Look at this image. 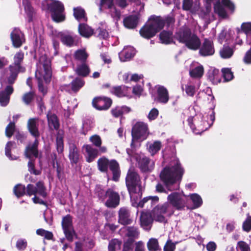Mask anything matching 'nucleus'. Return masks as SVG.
I'll return each instance as SVG.
<instances>
[{"mask_svg": "<svg viewBox=\"0 0 251 251\" xmlns=\"http://www.w3.org/2000/svg\"><path fill=\"white\" fill-rule=\"evenodd\" d=\"M138 17L136 15H129L123 20L124 26L128 29L135 28L138 24Z\"/></svg>", "mask_w": 251, "mask_h": 251, "instance_id": "31", "label": "nucleus"}, {"mask_svg": "<svg viewBox=\"0 0 251 251\" xmlns=\"http://www.w3.org/2000/svg\"><path fill=\"white\" fill-rule=\"evenodd\" d=\"M174 213L172 207L167 203L158 205L152 211V216L155 221L161 223L167 222L166 216L170 217Z\"/></svg>", "mask_w": 251, "mask_h": 251, "instance_id": "11", "label": "nucleus"}, {"mask_svg": "<svg viewBox=\"0 0 251 251\" xmlns=\"http://www.w3.org/2000/svg\"><path fill=\"white\" fill-rule=\"evenodd\" d=\"M15 129V123L10 122L7 126L5 129V134L7 137L10 138L13 134Z\"/></svg>", "mask_w": 251, "mask_h": 251, "instance_id": "53", "label": "nucleus"}, {"mask_svg": "<svg viewBox=\"0 0 251 251\" xmlns=\"http://www.w3.org/2000/svg\"><path fill=\"white\" fill-rule=\"evenodd\" d=\"M237 251H250L249 245L244 241H239L236 247Z\"/></svg>", "mask_w": 251, "mask_h": 251, "instance_id": "60", "label": "nucleus"}, {"mask_svg": "<svg viewBox=\"0 0 251 251\" xmlns=\"http://www.w3.org/2000/svg\"><path fill=\"white\" fill-rule=\"evenodd\" d=\"M73 15L75 19L80 22V21H87V17L85 10L80 6L74 7Z\"/></svg>", "mask_w": 251, "mask_h": 251, "instance_id": "39", "label": "nucleus"}, {"mask_svg": "<svg viewBox=\"0 0 251 251\" xmlns=\"http://www.w3.org/2000/svg\"><path fill=\"white\" fill-rule=\"evenodd\" d=\"M222 75L224 78V82L231 80L233 78V75L230 69L223 68L222 70Z\"/></svg>", "mask_w": 251, "mask_h": 251, "instance_id": "51", "label": "nucleus"}, {"mask_svg": "<svg viewBox=\"0 0 251 251\" xmlns=\"http://www.w3.org/2000/svg\"><path fill=\"white\" fill-rule=\"evenodd\" d=\"M131 90L130 87L125 85L114 87L111 90V93L118 97L128 96Z\"/></svg>", "mask_w": 251, "mask_h": 251, "instance_id": "30", "label": "nucleus"}, {"mask_svg": "<svg viewBox=\"0 0 251 251\" xmlns=\"http://www.w3.org/2000/svg\"><path fill=\"white\" fill-rule=\"evenodd\" d=\"M98 33L97 37L99 38L106 39L109 36L107 31L103 28L99 27L96 30V32H94V34Z\"/></svg>", "mask_w": 251, "mask_h": 251, "instance_id": "56", "label": "nucleus"}, {"mask_svg": "<svg viewBox=\"0 0 251 251\" xmlns=\"http://www.w3.org/2000/svg\"><path fill=\"white\" fill-rule=\"evenodd\" d=\"M134 55L133 51L130 50H126L119 53V58L121 61H128Z\"/></svg>", "mask_w": 251, "mask_h": 251, "instance_id": "45", "label": "nucleus"}, {"mask_svg": "<svg viewBox=\"0 0 251 251\" xmlns=\"http://www.w3.org/2000/svg\"><path fill=\"white\" fill-rule=\"evenodd\" d=\"M159 39L160 41V43L163 44H170L173 42V32L163 30L160 33Z\"/></svg>", "mask_w": 251, "mask_h": 251, "instance_id": "35", "label": "nucleus"}, {"mask_svg": "<svg viewBox=\"0 0 251 251\" xmlns=\"http://www.w3.org/2000/svg\"><path fill=\"white\" fill-rule=\"evenodd\" d=\"M48 10L50 11L52 20L56 23L64 22L66 19L65 7L60 1L52 0L47 4Z\"/></svg>", "mask_w": 251, "mask_h": 251, "instance_id": "7", "label": "nucleus"}, {"mask_svg": "<svg viewBox=\"0 0 251 251\" xmlns=\"http://www.w3.org/2000/svg\"><path fill=\"white\" fill-rule=\"evenodd\" d=\"M169 99L167 89L163 86H158L157 88V100L163 103H166Z\"/></svg>", "mask_w": 251, "mask_h": 251, "instance_id": "27", "label": "nucleus"}, {"mask_svg": "<svg viewBox=\"0 0 251 251\" xmlns=\"http://www.w3.org/2000/svg\"><path fill=\"white\" fill-rule=\"evenodd\" d=\"M34 97V93L33 92H29L25 93L23 96L22 100L24 103L27 105L29 104Z\"/></svg>", "mask_w": 251, "mask_h": 251, "instance_id": "57", "label": "nucleus"}, {"mask_svg": "<svg viewBox=\"0 0 251 251\" xmlns=\"http://www.w3.org/2000/svg\"><path fill=\"white\" fill-rule=\"evenodd\" d=\"M27 241L25 239H20L16 242V247L18 250L23 251L27 247Z\"/></svg>", "mask_w": 251, "mask_h": 251, "instance_id": "61", "label": "nucleus"}, {"mask_svg": "<svg viewBox=\"0 0 251 251\" xmlns=\"http://www.w3.org/2000/svg\"><path fill=\"white\" fill-rule=\"evenodd\" d=\"M51 75L50 64H37L35 77L38 80L39 91L44 95L47 92L44 83L48 84L50 82Z\"/></svg>", "mask_w": 251, "mask_h": 251, "instance_id": "3", "label": "nucleus"}, {"mask_svg": "<svg viewBox=\"0 0 251 251\" xmlns=\"http://www.w3.org/2000/svg\"><path fill=\"white\" fill-rule=\"evenodd\" d=\"M150 20V23L144 25L139 31L140 35L148 39L154 36L164 26V21L161 17L153 16Z\"/></svg>", "mask_w": 251, "mask_h": 251, "instance_id": "5", "label": "nucleus"}, {"mask_svg": "<svg viewBox=\"0 0 251 251\" xmlns=\"http://www.w3.org/2000/svg\"><path fill=\"white\" fill-rule=\"evenodd\" d=\"M206 76L207 79L213 84H217L222 80V75L218 69L210 68L207 72Z\"/></svg>", "mask_w": 251, "mask_h": 251, "instance_id": "24", "label": "nucleus"}, {"mask_svg": "<svg viewBox=\"0 0 251 251\" xmlns=\"http://www.w3.org/2000/svg\"><path fill=\"white\" fill-rule=\"evenodd\" d=\"M176 38L179 43L184 44L189 49L196 50L201 46V42L199 37L192 33L190 29L185 28L179 30L176 33Z\"/></svg>", "mask_w": 251, "mask_h": 251, "instance_id": "4", "label": "nucleus"}, {"mask_svg": "<svg viewBox=\"0 0 251 251\" xmlns=\"http://www.w3.org/2000/svg\"><path fill=\"white\" fill-rule=\"evenodd\" d=\"M130 210L126 207L121 208L118 212V222L123 225H129L132 223Z\"/></svg>", "mask_w": 251, "mask_h": 251, "instance_id": "18", "label": "nucleus"}, {"mask_svg": "<svg viewBox=\"0 0 251 251\" xmlns=\"http://www.w3.org/2000/svg\"><path fill=\"white\" fill-rule=\"evenodd\" d=\"M187 198L178 192H172L168 195L167 203L170 205L175 211V209L181 210L184 208L187 203Z\"/></svg>", "mask_w": 251, "mask_h": 251, "instance_id": "12", "label": "nucleus"}, {"mask_svg": "<svg viewBox=\"0 0 251 251\" xmlns=\"http://www.w3.org/2000/svg\"><path fill=\"white\" fill-rule=\"evenodd\" d=\"M183 173L184 169L181 167L179 160L174 159L161 172L160 177L167 189L173 191L179 189L177 181L181 179Z\"/></svg>", "mask_w": 251, "mask_h": 251, "instance_id": "1", "label": "nucleus"}, {"mask_svg": "<svg viewBox=\"0 0 251 251\" xmlns=\"http://www.w3.org/2000/svg\"><path fill=\"white\" fill-rule=\"evenodd\" d=\"M38 141L36 139L33 144H29L26 147L25 151V157L29 159L28 162V171L30 174H32L36 176L40 175L41 171L40 170L35 169L34 162L31 159V157H38Z\"/></svg>", "mask_w": 251, "mask_h": 251, "instance_id": "9", "label": "nucleus"}, {"mask_svg": "<svg viewBox=\"0 0 251 251\" xmlns=\"http://www.w3.org/2000/svg\"><path fill=\"white\" fill-rule=\"evenodd\" d=\"M38 121L39 119L35 118L29 119L27 122L28 129L31 134L35 137H37L39 136Z\"/></svg>", "mask_w": 251, "mask_h": 251, "instance_id": "29", "label": "nucleus"}, {"mask_svg": "<svg viewBox=\"0 0 251 251\" xmlns=\"http://www.w3.org/2000/svg\"><path fill=\"white\" fill-rule=\"evenodd\" d=\"M149 251H161V248L159 245L158 241L155 238H150L147 243Z\"/></svg>", "mask_w": 251, "mask_h": 251, "instance_id": "43", "label": "nucleus"}, {"mask_svg": "<svg viewBox=\"0 0 251 251\" xmlns=\"http://www.w3.org/2000/svg\"><path fill=\"white\" fill-rule=\"evenodd\" d=\"M48 125L51 129H58L59 127V123L57 116L51 111L48 112L47 114Z\"/></svg>", "mask_w": 251, "mask_h": 251, "instance_id": "33", "label": "nucleus"}, {"mask_svg": "<svg viewBox=\"0 0 251 251\" xmlns=\"http://www.w3.org/2000/svg\"><path fill=\"white\" fill-rule=\"evenodd\" d=\"M92 103L93 106L97 109L105 110L110 107L112 100L107 98H98L93 100Z\"/></svg>", "mask_w": 251, "mask_h": 251, "instance_id": "19", "label": "nucleus"}, {"mask_svg": "<svg viewBox=\"0 0 251 251\" xmlns=\"http://www.w3.org/2000/svg\"><path fill=\"white\" fill-rule=\"evenodd\" d=\"M131 201H134L132 203L133 206L143 207L145 203L149 201H150L151 204H152L153 203L157 202L159 201V198L157 196H149L144 198L142 200L138 202V197L134 196V199L132 200H131Z\"/></svg>", "mask_w": 251, "mask_h": 251, "instance_id": "25", "label": "nucleus"}, {"mask_svg": "<svg viewBox=\"0 0 251 251\" xmlns=\"http://www.w3.org/2000/svg\"><path fill=\"white\" fill-rule=\"evenodd\" d=\"M89 56L85 49H79L75 51L74 57L75 60L79 63H86Z\"/></svg>", "mask_w": 251, "mask_h": 251, "instance_id": "38", "label": "nucleus"}, {"mask_svg": "<svg viewBox=\"0 0 251 251\" xmlns=\"http://www.w3.org/2000/svg\"><path fill=\"white\" fill-rule=\"evenodd\" d=\"M131 135L130 146L133 147L134 142L138 140L143 141L147 138L149 135L148 125L142 122H137L132 128Z\"/></svg>", "mask_w": 251, "mask_h": 251, "instance_id": "10", "label": "nucleus"}, {"mask_svg": "<svg viewBox=\"0 0 251 251\" xmlns=\"http://www.w3.org/2000/svg\"><path fill=\"white\" fill-rule=\"evenodd\" d=\"M187 122L193 132L196 134L203 132L210 126L203 120V116L201 114L197 115L195 117H189Z\"/></svg>", "mask_w": 251, "mask_h": 251, "instance_id": "13", "label": "nucleus"}, {"mask_svg": "<svg viewBox=\"0 0 251 251\" xmlns=\"http://www.w3.org/2000/svg\"><path fill=\"white\" fill-rule=\"evenodd\" d=\"M90 141L92 143L93 145L97 147H100L102 143L100 136L98 135H94L90 137Z\"/></svg>", "mask_w": 251, "mask_h": 251, "instance_id": "58", "label": "nucleus"}, {"mask_svg": "<svg viewBox=\"0 0 251 251\" xmlns=\"http://www.w3.org/2000/svg\"><path fill=\"white\" fill-rule=\"evenodd\" d=\"M14 143L11 141L8 142L5 146V155L11 160H15L17 158L16 157H12L11 154L10 153L11 147L14 145Z\"/></svg>", "mask_w": 251, "mask_h": 251, "instance_id": "59", "label": "nucleus"}, {"mask_svg": "<svg viewBox=\"0 0 251 251\" xmlns=\"http://www.w3.org/2000/svg\"><path fill=\"white\" fill-rule=\"evenodd\" d=\"M21 64H12L9 66L10 75L8 78V82L13 84L16 80L19 72L25 71V68L20 66Z\"/></svg>", "mask_w": 251, "mask_h": 251, "instance_id": "23", "label": "nucleus"}, {"mask_svg": "<svg viewBox=\"0 0 251 251\" xmlns=\"http://www.w3.org/2000/svg\"><path fill=\"white\" fill-rule=\"evenodd\" d=\"M57 36L61 43L68 47L77 46L79 43L80 39L77 35L60 32L58 33Z\"/></svg>", "mask_w": 251, "mask_h": 251, "instance_id": "16", "label": "nucleus"}, {"mask_svg": "<svg viewBox=\"0 0 251 251\" xmlns=\"http://www.w3.org/2000/svg\"><path fill=\"white\" fill-rule=\"evenodd\" d=\"M15 195L18 198L21 197L24 195H27L28 196L39 194L43 198H46L47 193L46 192V188L44 186L43 182L38 181L36 186L33 185L29 184L25 188V185L22 184L16 185L13 189Z\"/></svg>", "mask_w": 251, "mask_h": 251, "instance_id": "2", "label": "nucleus"}, {"mask_svg": "<svg viewBox=\"0 0 251 251\" xmlns=\"http://www.w3.org/2000/svg\"><path fill=\"white\" fill-rule=\"evenodd\" d=\"M98 166L99 170L104 173L108 171L109 168L113 174V180H118L120 176V171L119 164L115 160H109L105 157H102L98 160Z\"/></svg>", "mask_w": 251, "mask_h": 251, "instance_id": "8", "label": "nucleus"}, {"mask_svg": "<svg viewBox=\"0 0 251 251\" xmlns=\"http://www.w3.org/2000/svg\"><path fill=\"white\" fill-rule=\"evenodd\" d=\"M24 34L19 29L15 28L10 34L12 44L15 48H18L22 46L23 41Z\"/></svg>", "mask_w": 251, "mask_h": 251, "instance_id": "22", "label": "nucleus"}, {"mask_svg": "<svg viewBox=\"0 0 251 251\" xmlns=\"http://www.w3.org/2000/svg\"><path fill=\"white\" fill-rule=\"evenodd\" d=\"M69 157L72 164H76L79 160V152L76 145L73 143H69Z\"/></svg>", "mask_w": 251, "mask_h": 251, "instance_id": "26", "label": "nucleus"}, {"mask_svg": "<svg viewBox=\"0 0 251 251\" xmlns=\"http://www.w3.org/2000/svg\"><path fill=\"white\" fill-rule=\"evenodd\" d=\"M84 84L85 81L83 79L77 77L71 82L72 89L74 92H77Z\"/></svg>", "mask_w": 251, "mask_h": 251, "instance_id": "46", "label": "nucleus"}, {"mask_svg": "<svg viewBox=\"0 0 251 251\" xmlns=\"http://www.w3.org/2000/svg\"><path fill=\"white\" fill-rule=\"evenodd\" d=\"M126 183L131 200L134 195L138 194L141 189V178L137 172L133 168H130L126 178Z\"/></svg>", "mask_w": 251, "mask_h": 251, "instance_id": "6", "label": "nucleus"}, {"mask_svg": "<svg viewBox=\"0 0 251 251\" xmlns=\"http://www.w3.org/2000/svg\"><path fill=\"white\" fill-rule=\"evenodd\" d=\"M141 226L146 230L150 229L152 222L151 215L147 212H143L140 216Z\"/></svg>", "mask_w": 251, "mask_h": 251, "instance_id": "34", "label": "nucleus"}, {"mask_svg": "<svg viewBox=\"0 0 251 251\" xmlns=\"http://www.w3.org/2000/svg\"><path fill=\"white\" fill-rule=\"evenodd\" d=\"M131 111L130 107L126 106H117L111 110L112 115L116 117H120L123 114H126Z\"/></svg>", "mask_w": 251, "mask_h": 251, "instance_id": "42", "label": "nucleus"}, {"mask_svg": "<svg viewBox=\"0 0 251 251\" xmlns=\"http://www.w3.org/2000/svg\"><path fill=\"white\" fill-rule=\"evenodd\" d=\"M146 146L148 151L153 156L160 151L162 147V144L160 141H155L153 142H148Z\"/></svg>", "mask_w": 251, "mask_h": 251, "instance_id": "37", "label": "nucleus"}, {"mask_svg": "<svg viewBox=\"0 0 251 251\" xmlns=\"http://www.w3.org/2000/svg\"><path fill=\"white\" fill-rule=\"evenodd\" d=\"M82 149L84 151V155L87 162H92L99 155L98 150L93 148L90 145H84Z\"/></svg>", "mask_w": 251, "mask_h": 251, "instance_id": "21", "label": "nucleus"}, {"mask_svg": "<svg viewBox=\"0 0 251 251\" xmlns=\"http://www.w3.org/2000/svg\"><path fill=\"white\" fill-rule=\"evenodd\" d=\"M61 225L66 239L69 241H72L75 231L73 227L72 217L70 215L63 217Z\"/></svg>", "mask_w": 251, "mask_h": 251, "instance_id": "15", "label": "nucleus"}, {"mask_svg": "<svg viewBox=\"0 0 251 251\" xmlns=\"http://www.w3.org/2000/svg\"><path fill=\"white\" fill-rule=\"evenodd\" d=\"M22 4L24 7L25 12L28 17V22H31L32 21L34 13V8L32 6L31 2L29 0H22Z\"/></svg>", "mask_w": 251, "mask_h": 251, "instance_id": "40", "label": "nucleus"}, {"mask_svg": "<svg viewBox=\"0 0 251 251\" xmlns=\"http://www.w3.org/2000/svg\"><path fill=\"white\" fill-rule=\"evenodd\" d=\"M134 242L135 240L132 238L124 240L123 251H132Z\"/></svg>", "mask_w": 251, "mask_h": 251, "instance_id": "50", "label": "nucleus"}, {"mask_svg": "<svg viewBox=\"0 0 251 251\" xmlns=\"http://www.w3.org/2000/svg\"><path fill=\"white\" fill-rule=\"evenodd\" d=\"M185 92L187 95L190 97H193L196 93V87L190 84L185 85Z\"/></svg>", "mask_w": 251, "mask_h": 251, "instance_id": "64", "label": "nucleus"}, {"mask_svg": "<svg viewBox=\"0 0 251 251\" xmlns=\"http://www.w3.org/2000/svg\"><path fill=\"white\" fill-rule=\"evenodd\" d=\"M98 196L103 201L108 198L105 202L107 207L114 208L119 204V195L111 189H108L106 191L102 190L99 193Z\"/></svg>", "mask_w": 251, "mask_h": 251, "instance_id": "14", "label": "nucleus"}, {"mask_svg": "<svg viewBox=\"0 0 251 251\" xmlns=\"http://www.w3.org/2000/svg\"><path fill=\"white\" fill-rule=\"evenodd\" d=\"M56 150L59 153L63 152L64 144L63 137L61 136H57L56 140Z\"/></svg>", "mask_w": 251, "mask_h": 251, "instance_id": "54", "label": "nucleus"}, {"mask_svg": "<svg viewBox=\"0 0 251 251\" xmlns=\"http://www.w3.org/2000/svg\"><path fill=\"white\" fill-rule=\"evenodd\" d=\"M122 242L118 239L111 240L108 245V251H116L121 249Z\"/></svg>", "mask_w": 251, "mask_h": 251, "instance_id": "48", "label": "nucleus"}, {"mask_svg": "<svg viewBox=\"0 0 251 251\" xmlns=\"http://www.w3.org/2000/svg\"><path fill=\"white\" fill-rule=\"evenodd\" d=\"M73 68L79 76L85 77L90 73V69L86 64H77L76 66L74 64Z\"/></svg>", "mask_w": 251, "mask_h": 251, "instance_id": "36", "label": "nucleus"}, {"mask_svg": "<svg viewBox=\"0 0 251 251\" xmlns=\"http://www.w3.org/2000/svg\"><path fill=\"white\" fill-rule=\"evenodd\" d=\"M13 92V87L7 86L4 91L0 92V104L1 106H5L9 103L10 95Z\"/></svg>", "mask_w": 251, "mask_h": 251, "instance_id": "28", "label": "nucleus"}, {"mask_svg": "<svg viewBox=\"0 0 251 251\" xmlns=\"http://www.w3.org/2000/svg\"><path fill=\"white\" fill-rule=\"evenodd\" d=\"M190 198L194 204V208L199 207L202 203V201L201 196L197 194L191 195Z\"/></svg>", "mask_w": 251, "mask_h": 251, "instance_id": "52", "label": "nucleus"}, {"mask_svg": "<svg viewBox=\"0 0 251 251\" xmlns=\"http://www.w3.org/2000/svg\"><path fill=\"white\" fill-rule=\"evenodd\" d=\"M214 9L215 12L217 13L219 16L225 18L227 17V13L219 2H216L214 5Z\"/></svg>", "mask_w": 251, "mask_h": 251, "instance_id": "49", "label": "nucleus"}, {"mask_svg": "<svg viewBox=\"0 0 251 251\" xmlns=\"http://www.w3.org/2000/svg\"><path fill=\"white\" fill-rule=\"evenodd\" d=\"M204 68L202 65L192 67L189 70L190 76L194 78H201L203 75Z\"/></svg>", "mask_w": 251, "mask_h": 251, "instance_id": "41", "label": "nucleus"}, {"mask_svg": "<svg viewBox=\"0 0 251 251\" xmlns=\"http://www.w3.org/2000/svg\"><path fill=\"white\" fill-rule=\"evenodd\" d=\"M105 5L107 9H110L114 7V0H100V10L101 11L102 7Z\"/></svg>", "mask_w": 251, "mask_h": 251, "instance_id": "55", "label": "nucleus"}, {"mask_svg": "<svg viewBox=\"0 0 251 251\" xmlns=\"http://www.w3.org/2000/svg\"><path fill=\"white\" fill-rule=\"evenodd\" d=\"M242 30L246 34L247 36L251 34V23H244L241 25Z\"/></svg>", "mask_w": 251, "mask_h": 251, "instance_id": "62", "label": "nucleus"}, {"mask_svg": "<svg viewBox=\"0 0 251 251\" xmlns=\"http://www.w3.org/2000/svg\"><path fill=\"white\" fill-rule=\"evenodd\" d=\"M199 49L200 54L202 56L212 55L215 52L213 41L207 38L204 39L201 46Z\"/></svg>", "mask_w": 251, "mask_h": 251, "instance_id": "17", "label": "nucleus"}, {"mask_svg": "<svg viewBox=\"0 0 251 251\" xmlns=\"http://www.w3.org/2000/svg\"><path fill=\"white\" fill-rule=\"evenodd\" d=\"M126 236L128 238H133L135 240L138 237L139 232L137 227L135 226H127L126 227Z\"/></svg>", "mask_w": 251, "mask_h": 251, "instance_id": "44", "label": "nucleus"}, {"mask_svg": "<svg viewBox=\"0 0 251 251\" xmlns=\"http://www.w3.org/2000/svg\"><path fill=\"white\" fill-rule=\"evenodd\" d=\"M233 52L234 51L232 48L224 46L220 51V54L223 58H229L232 56Z\"/></svg>", "mask_w": 251, "mask_h": 251, "instance_id": "47", "label": "nucleus"}, {"mask_svg": "<svg viewBox=\"0 0 251 251\" xmlns=\"http://www.w3.org/2000/svg\"><path fill=\"white\" fill-rule=\"evenodd\" d=\"M78 31L81 36L85 38H89L94 34V29L84 23H80L79 24Z\"/></svg>", "mask_w": 251, "mask_h": 251, "instance_id": "32", "label": "nucleus"}, {"mask_svg": "<svg viewBox=\"0 0 251 251\" xmlns=\"http://www.w3.org/2000/svg\"><path fill=\"white\" fill-rule=\"evenodd\" d=\"M243 229L247 232L251 230V216L249 214H247V218L243 224Z\"/></svg>", "mask_w": 251, "mask_h": 251, "instance_id": "63", "label": "nucleus"}, {"mask_svg": "<svg viewBox=\"0 0 251 251\" xmlns=\"http://www.w3.org/2000/svg\"><path fill=\"white\" fill-rule=\"evenodd\" d=\"M138 164L139 168L143 172H151L154 167V161L146 156L140 157Z\"/></svg>", "mask_w": 251, "mask_h": 251, "instance_id": "20", "label": "nucleus"}]
</instances>
